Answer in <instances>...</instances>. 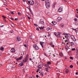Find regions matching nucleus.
<instances>
[{
	"mask_svg": "<svg viewBox=\"0 0 78 78\" xmlns=\"http://www.w3.org/2000/svg\"><path fill=\"white\" fill-rule=\"evenodd\" d=\"M63 34L64 35H66L65 37L66 38V40L65 41V42L66 43V42H69V39L68 37L70 36V34H69L63 33Z\"/></svg>",
	"mask_w": 78,
	"mask_h": 78,
	"instance_id": "nucleus-1",
	"label": "nucleus"
},
{
	"mask_svg": "<svg viewBox=\"0 0 78 78\" xmlns=\"http://www.w3.org/2000/svg\"><path fill=\"white\" fill-rule=\"evenodd\" d=\"M50 2L48 0H46L45 2V5L47 9H49L50 5Z\"/></svg>",
	"mask_w": 78,
	"mask_h": 78,
	"instance_id": "nucleus-2",
	"label": "nucleus"
},
{
	"mask_svg": "<svg viewBox=\"0 0 78 78\" xmlns=\"http://www.w3.org/2000/svg\"><path fill=\"white\" fill-rule=\"evenodd\" d=\"M28 3L30 5H33L34 3V2L33 0H27Z\"/></svg>",
	"mask_w": 78,
	"mask_h": 78,
	"instance_id": "nucleus-3",
	"label": "nucleus"
},
{
	"mask_svg": "<svg viewBox=\"0 0 78 78\" xmlns=\"http://www.w3.org/2000/svg\"><path fill=\"white\" fill-rule=\"evenodd\" d=\"M34 48L35 50H39V48L38 46L36 44H35L34 45Z\"/></svg>",
	"mask_w": 78,
	"mask_h": 78,
	"instance_id": "nucleus-4",
	"label": "nucleus"
},
{
	"mask_svg": "<svg viewBox=\"0 0 78 78\" xmlns=\"http://www.w3.org/2000/svg\"><path fill=\"white\" fill-rule=\"evenodd\" d=\"M63 11V7H60L58 10V12H62Z\"/></svg>",
	"mask_w": 78,
	"mask_h": 78,
	"instance_id": "nucleus-5",
	"label": "nucleus"
},
{
	"mask_svg": "<svg viewBox=\"0 0 78 78\" xmlns=\"http://www.w3.org/2000/svg\"><path fill=\"white\" fill-rule=\"evenodd\" d=\"M66 43L67 44V45H66L65 46V48H66V50H67V51L68 52V50L69 48V46H68V44H69V42H66Z\"/></svg>",
	"mask_w": 78,
	"mask_h": 78,
	"instance_id": "nucleus-6",
	"label": "nucleus"
},
{
	"mask_svg": "<svg viewBox=\"0 0 78 78\" xmlns=\"http://www.w3.org/2000/svg\"><path fill=\"white\" fill-rule=\"evenodd\" d=\"M22 58H23V56H21L19 58H18V57H15V58L16 59L17 61H19V60H20L21 59H22Z\"/></svg>",
	"mask_w": 78,
	"mask_h": 78,
	"instance_id": "nucleus-7",
	"label": "nucleus"
},
{
	"mask_svg": "<svg viewBox=\"0 0 78 78\" xmlns=\"http://www.w3.org/2000/svg\"><path fill=\"white\" fill-rule=\"evenodd\" d=\"M41 62H40V63H39V66H38V67H39V69H40L42 70V68L41 66Z\"/></svg>",
	"mask_w": 78,
	"mask_h": 78,
	"instance_id": "nucleus-8",
	"label": "nucleus"
},
{
	"mask_svg": "<svg viewBox=\"0 0 78 78\" xmlns=\"http://www.w3.org/2000/svg\"><path fill=\"white\" fill-rule=\"evenodd\" d=\"M39 6V3H37V2H36L35 4V8H37V7H38Z\"/></svg>",
	"mask_w": 78,
	"mask_h": 78,
	"instance_id": "nucleus-9",
	"label": "nucleus"
},
{
	"mask_svg": "<svg viewBox=\"0 0 78 78\" xmlns=\"http://www.w3.org/2000/svg\"><path fill=\"white\" fill-rule=\"evenodd\" d=\"M62 18H61V17H58V18L57 19V21L58 22H59V21H60L61 20H62Z\"/></svg>",
	"mask_w": 78,
	"mask_h": 78,
	"instance_id": "nucleus-10",
	"label": "nucleus"
},
{
	"mask_svg": "<svg viewBox=\"0 0 78 78\" xmlns=\"http://www.w3.org/2000/svg\"><path fill=\"white\" fill-rule=\"evenodd\" d=\"M11 51L12 53H14V52H15L16 51V50H15V48H13L11 49Z\"/></svg>",
	"mask_w": 78,
	"mask_h": 78,
	"instance_id": "nucleus-11",
	"label": "nucleus"
},
{
	"mask_svg": "<svg viewBox=\"0 0 78 78\" xmlns=\"http://www.w3.org/2000/svg\"><path fill=\"white\" fill-rule=\"evenodd\" d=\"M44 44V42H40V44L42 46V48H44V46L43 45Z\"/></svg>",
	"mask_w": 78,
	"mask_h": 78,
	"instance_id": "nucleus-12",
	"label": "nucleus"
},
{
	"mask_svg": "<svg viewBox=\"0 0 78 78\" xmlns=\"http://www.w3.org/2000/svg\"><path fill=\"white\" fill-rule=\"evenodd\" d=\"M16 39L18 41H20L21 39L20 37H17L16 38Z\"/></svg>",
	"mask_w": 78,
	"mask_h": 78,
	"instance_id": "nucleus-13",
	"label": "nucleus"
},
{
	"mask_svg": "<svg viewBox=\"0 0 78 78\" xmlns=\"http://www.w3.org/2000/svg\"><path fill=\"white\" fill-rule=\"evenodd\" d=\"M71 38L72 39V40H74V39H75V38L74 36V35H71Z\"/></svg>",
	"mask_w": 78,
	"mask_h": 78,
	"instance_id": "nucleus-14",
	"label": "nucleus"
},
{
	"mask_svg": "<svg viewBox=\"0 0 78 78\" xmlns=\"http://www.w3.org/2000/svg\"><path fill=\"white\" fill-rule=\"evenodd\" d=\"M72 29L75 30L76 32H78V29H74L73 28Z\"/></svg>",
	"mask_w": 78,
	"mask_h": 78,
	"instance_id": "nucleus-15",
	"label": "nucleus"
},
{
	"mask_svg": "<svg viewBox=\"0 0 78 78\" xmlns=\"http://www.w3.org/2000/svg\"><path fill=\"white\" fill-rule=\"evenodd\" d=\"M27 57H26V58H25V60H23V61L24 62H27Z\"/></svg>",
	"mask_w": 78,
	"mask_h": 78,
	"instance_id": "nucleus-16",
	"label": "nucleus"
},
{
	"mask_svg": "<svg viewBox=\"0 0 78 78\" xmlns=\"http://www.w3.org/2000/svg\"><path fill=\"white\" fill-rule=\"evenodd\" d=\"M70 44H71V45H74L75 44L74 42H70Z\"/></svg>",
	"mask_w": 78,
	"mask_h": 78,
	"instance_id": "nucleus-17",
	"label": "nucleus"
},
{
	"mask_svg": "<svg viewBox=\"0 0 78 78\" xmlns=\"http://www.w3.org/2000/svg\"><path fill=\"white\" fill-rule=\"evenodd\" d=\"M51 23H52V24H53L54 25H55V24H56V22H55V21H52Z\"/></svg>",
	"mask_w": 78,
	"mask_h": 78,
	"instance_id": "nucleus-18",
	"label": "nucleus"
},
{
	"mask_svg": "<svg viewBox=\"0 0 78 78\" xmlns=\"http://www.w3.org/2000/svg\"><path fill=\"white\" fill-rule=\"evenodd\" d=\"M59 55L61 56H63V54L61 52L60 53Z\"/></svg>",
	"mask_w": 78,
	"mask_h": 78,
	"instance_id": "nucleus-19",
	"label": "nucleus"
},
{
	"mask_svg": "<svg viewBox=\"0 0 78 78\" xmlns=\"http://www.w3.org/2000/svg\"><path fill=\"white\" fill-rule=\"evenodd\" d=\"M46 29V30H51V28H50V27H47Z\"/></svg>",
	"mask_w": 78,
	"mask_h": 78,
	"instance_id": "nucleus-20",
	"label": "nucleus"
},
{
	"mask_svg": "<svg viewBox=\"0 0 78 78\" xmlns=\"http://www.w3.org/2000/svg\"><path fill=\"white\" fill-rule=\"evenodd\" d=\"M60 26L62 27H63L64 26V24H60Z\"/></svg>",
	"mask_w": 78,
	"mask_h": 78,
	"instance_id": "nucleus-21",
	"label": "nucleus"
},
{
	"mask_svg": "<svg viewBox=\"0 0 78 78\" xmlns=\"http://www.w3.org/2000/svg\"><path fill=\"white\" fill-rule=\"evenodd\" d=\"M58 35L60 36L61 35V32H57Z\"/></svg>",
	"mask_w": 78,
	"mask_h": 78,
	"instance_id": "nucleus-22",
	"label": "nucleus"
},
{
	"mask_svg": "<svg viewBox=\"0 0 78 78\" xmlns=\"http://www.w3.org/2000/svg\"><path fill=\"white\" fill-rule=\"evenodd\" d=\"M0 50H1L3 51V50H4L3 47H1Z\"/></svg>",
	"mask_w": 78,
	"mask_h": 78,
	"instance_id": "nucleus-23",
	"label": "nucleus"
},
{
	"mask_svg": "<svg viewBox=\"0 0 78 78\" xmlns=\"http://www.w3.org/2000/svg\"><path fill=\"white\" fill-rule=\"evenodd\" d=\"M48 64H46V67H48L49 68H50V67L49 66V65H48Z\"/></svg>",
	"mask_w": 78,
	"mask_h": 78,
	"instance_id": "nucleus-24",
	"label": "nucleus"
},
{
	"mask_svg": "<svg viewBox=\"0 0 78 78\" xmlns=\"http://www.w3.org/2000/svg\"><path fill=\"white\" fill-rule=\"evenodd\" d=\"M23 62H21V63H20V66H23Z\"/></svg>",
	"mask_w": 78,
	"mask_h": 78,
	"instance_id": "nucleus-25",
	"label": "nucleus"
},
{
	"mask_svg": "<svg viewBox=\"0 0 78 78\" xmlns=\"http://www.w3.org/2000/svg\"><path fill=\"white\" fill-rule=\"evenodd\" d=\"M39 28L41 30H43V29L44 28V27H39Z\"/></svg>",
	"mask_w": 78,
	"mask_h": 78,
	"instance_id": "nucleus-26",
	"label": "nucleus"
},
{
	"mask_svg": "<svg viewBox=\"0 0 78 78\" xmlns=\"http://www.w3.org/2000/svg\"><path fill=\"white\" fill-rule=\"evenodd\" d=\"M69 69H67L66 71V73H69Z\"/></svg>",
	"mask_w": 78,
	"mask_h": 78,
	"instance_id": "nucleus-27",
	"label": "nucleus"
},
{
	"mask_svg": "<svg viewBox=\"0 0 78 78\" xmlns=\"http://www.w3.org/2000/svg\"><path fill=\"white\" fill-rule=\"evenodd\" d=\"M47 64H51V62H50V61H48V62H47Z\"/></svg>",
	"mask_w": 78,
	"mask_h": 78,
	"instance_id": "nucleus-28",
	"label": "nucleus"
},
{
	"mask_svg": "<svg viewBox=\"0 0 78 78\" xmlns=\"http://www.w3.org/2000/svg\"><path fill=\"white\" fill-rule=\"evenodd\" d=\"M55 3H53V5H52L53 7H55Z\"/></svg>",
	"mask_w": 78,
	"mask_h": 78,
	"instance_id": "nucleus-29",
	"label": "nucleus"
},
{
	"mask_svg": "<svg viewBox=\"0 0 78 78\" xmlns=\"http://www.w3.org/2000/svg\"><path fill=\"white\" fill-rule=\"evenodd\" d=\"M18 15H20L21 16V13H20V12H18Z\"/></svg>",
	"mask_w": 78,
	"mask_h": 78,
	"instance_id": "nucleus-30",
	"label": "nucleus"
},
{
	"mask_svg": "<svg viewBox=\"0 0 78 78\" xmlns=\"http://www.w3.org/2000/svg\"><path fill=\"white\" fill-rule=\"evenodd\" d=\"M41 23L42 24H44V21H41Z\"/></svg>",
	"mask_w": 78,
	"mask_h": 78,
	"instance_id": "nucleus-31",
	"label": "nucleus"
},
{
	"mask_svg": "<svg viewBox=\"0 0 78 78\" xmlns=\"http://www.w3.org/2000/svg\"><path fill=\"white\" fill-rule=\"evenodd\" d=\"M45 70H46V71H48V68H45Z\"/></svg>",
	"mask_w": 78,
	"mask_h": 78,
	"instance_id": "nucleus-32",
	"label": "nucleus"
},
{
	"mask_svg": "<svg viewBox=\"0 0 78 78\" xmlns=\"http://www.w3.org/2000/svg\"><path fill=\"white\" fill-rule=\"evenodd\" d=\"M11 24L13 27H14V26H15V24H14L13 23H11Z\"/></svg>",
	"mask_w": 78,
	"mask_h": 78,
	"instance_id": "nucleus-33",
	"label": "nucleus"
},
{
	"mask_svg": "<svg viewBox=\"0 0 78 78\" xmlns=\"http://www.w3.org/2000/svg\"><path fill=\"white\" fill-rule=\"evenodd\" d=\"M54 34H55V35H56V36H58V34H57V33H56V32H55Z\"/></svg>",
	"mask_w": 78,
	"mask_h": 78,
	"instance_id": "nucleus-34",
	"label": "nucleus"
},
{
	"mask_svg": "<svg viewBox=\"0 0 78 78\" xmlns=\"http://www.w3.org/2000/svg\"><path fill=\"white\" fill-rule=\"evenodd\" d=\"M75 50H76L75 48H73V49H72L71 50L72 51H75Z\"/></svg>",
	"mask_w": 78,
	"mask_h": 78,
	"instance_id": "nucleus-35",
	"label": "nucleus"
},
{
	"mask_svg": "<svg viewBox=\"0 0 78 78\" xmlns=\"http://www.w3.org/2000/svg\"><path fill=\"white\" fill-rule=\"evenodd\" d=\"M43 65L44 66H45L46 67V64H45V63H43Z\"/></svg>",
	"mask_w": 78,
	"mask_h": 78,
	"instance_id": "nucleus-36",
	"label": "nucleus"
},
{
	"mask_svg": "<svg viewBox=\"0 0 78 78\" xmlns=\"http://www.w3.org/2000/svg\"><path fill=\"white\" fill-rule=\"evenodd\" d=\"M41 75L42 76H44V74H43V73H41Z\"/></svg>",
	"mask_w": 78,
	"mask_h": 78,
	"instance_id": "nucleus-37",
	"label": "nucleus"
},
{
	"mask_svg": "<svg viewBox=\"0 0 78 78\" xmlns=\"http://www.w3.org/2000/svg\"><path fill=\"white\" fill-rule=\"evenodd\" d=\"M73 67V65H70V67H71V68H72Z\"/></svg>",
	"mask_w": 78,
	"mask_h": 78,
	"instance_id": "nucleus-38",
	"label": "nucleus"
},
{
	"mask_svg": "<svg viewBox=\"0 0 78 78\" xmlns=\"http://www.w3.org/2000/svg\"><path fill=\"white\" fill-rule=\"evenodd\" d=\"M70 58L71 59H73V58L72 56H70Z\"/></svg>",
	"mask_w": 78,
	"mask_h": 78,
	"instance_id": "nucleus-39",
	"label": "nucleus"
},
{
	"mask_svg": "<svg viewBox=\"0 0 78 78\" xmlns=\"http://www.w3.org/2000/svg\"><path fill=\"white\" fill-rule=\"evenodd\" d=\"M34 25L35 26H36L37 27V26H38V25L37 24H34Z\"/></svg>",
	"mask_w": 78,
	"mask_h": 78,
	"instance_id": "nucleus-40",
	"label": "nucleus"
},
{
	"mask_svg": "<svg viewBox=\"0 0 78 78\" xmlns=\"http://www.w3.org/2000/svg\"><path fill=\"white\" fill-rule=\"evenodd\" d=\"M2 1L4 3H6V1L5 0H2Z\"/></svg>",
	"mask_w": 78,
	"mask_h": 78,
	"instance_id": "nucleus-41",
	"label": "nucleus"
},
{
	"mask_svg": "<svg viewBox=\"0 0 78 78\" xmlns=\"http://www.w3.org/2000/svg\"><path fill=\"white\" fill-rule=\"evenodd\" d=\"M78 20L77 19V18H75L74 19V21H77Z\"/></svg>",
	"mask_w": 78,
	"mask_h": 78,
	"instance_id": "nucleus-42",
	"label": "nucleus"
},
{
	"mask_svg": "<svg viewBox=\"0 0 78 78\" xmlns=\"http://www.w3.org/2000/svg\"><path fill=\"white\" fill-rule=\"evenodd\" d=\"M39 70H40L39 69H38L37 70V73H38V72L39 71Z\"/></svg>",
	"mask_w": 78,
	"mask_h": 78,
	"instance_id": "nucleus-43",
	"label": "nucleus"
},
{
	"mask_svg": "<svg viewBox=\"0 0 78 78\" xmlns=\"http://www.w3.org/2000/svg\"><path fill=\"white\" fill-rule=\"evenodd\" d=\"M48 37H50V34H49V32H48Z\"/></svg>",
	"mask_w": 78,
	"mask_h": 78,
	"instance_id": "nucleus-44",
	"label": "nucleus"
},
{
	"mask_svg": "<svg viewBox=\"0 0 78 78\" xmlns=\"http://www.w3.org/2000/svg\"><path fill=\"white\" fill-rule=\"evenodd\" d=\"M24 47H25L26 48H27V45H26V44H24Z\"/></svg>",
	"mask_w": 78,
	"mask_h": 78,
	"instance_id": "nucleus-45",
	"label": "nucleus"
},
{
	"mask_svg": "<svg viewBox=\"0 0 78 78\" xmlns=\"http://www.w3.org/2000/svg\"><path fill=\"white\" fill-rule=\"evenodd\" d=\"M28 55H27L26 56V58H27V59H28Z\"/></svg>",
	"mask_w": 78,
	"mask_h": 78,
	"instance_id": "nucleus-46",
	"label": "nucleus"
},
{
	"mask_svg": "<svg viewBox=\"0 0 78 78\" xmlns=\"http://www.w3.org/2000/svg\"><path fill=\"white\" fill-rule=\"evenodd\" d=\"M36 76L37 77V78H38L39 76H38V75H36Z\"/></svg>",
	"mask_w": 78,
	"mask_h": 78,
	"instance_id": "nucleus-47",
	"label": "nucleus"
},
{
	"mask_svg": "<svg viewBox=\"0 0 78 78\" xmlns=\"http://www.w3.org/2000/svg\"><path fill=\"white\" fill-rule=\"evenodd\" d=\"M2 17H3L4 18H5V19L6 18V17L5 16H2Z\"/></svg>",
	"mask_w": 78,
	"mask_h": 78,
	"instance_id": "nucleus-48",
	"label": "nucleus"
},
{
	"mask_svg": "<svg viewBox=\"0 0 78 78\" xmlns=\"http://www.w3.org/2000/svg\"><path fill=\"white\" fill-rule=\"evenodd\" d=\"M18 19L17 18H15V20L16 21L17 20H18Z\"/></svg>",
	"mask_w": 78,
	"mask_h": 78,
	"instance_id": "nucleus-49",
	"label": "nucleus"
},
{
	"mask_svg": "<svg viewBox=\"0 0 78 78\" xmlns=\"http://www.w3.org/2000/svg\"><path fill=\"white\" fill-rule=\"evenodd\" d=\"M29 10L30 11V12H31V9H30H30Z\"/></svg>",
	"mask_w": 78,
	"mask_h": 78,
	"instance_id": "nucleus-50",
	"label": "nucleus"
},
{
	"mask_svg": "<svg viewBox=\"0 0 78 78\" xmlns=\"http://www.w3.org/2000/svg\"><path fill=\"white\" fill-rule=\"evenodd\" d=\"M76 17H77V18H78V15L77 14L76 15Z\"/></svg>",
	"mask_w": 78,
	"mask_h": 78,
	"instance_id": "nucleus-51",
	"label": "nucleus"
},
{
	"mask_svg": "<svg viewBox=\"0 0 78 78\" xmlns=\"http://www.w3.org/2000/svg\"><path fill=\"white\" fill-rule=\"evenodd\" d=\"M36 29L37 30H39V28H37Z\"/></svg>",
	"mask_w": 78,
	"mask_h": 78,
	"instance_id": "nucleus-52",
	"label": "nucleus"
},
{
	"mask_svg": "<svg viewBox=\"0 0 78 78\" xmlns=\"http://www.w3.org/2000/svg\"><path fill=\"white\" fill-rule=\"evenodd\" d=\"M31 78H35V77H34V76H32Z\"/></svg>",
	"mask_w": 78,
	"mask_h": 78,
	"instance_id": "nucleus-53",
	"label": "nucleus"
},
{
	"mask_svg": "<svg viewBox=\"0 0 78 78\" xmlns=\"http://www.w3.org/2000/svg\"><path fill=\"white\" fill-rule=\"evenodd\" d=\"M64 58H65V59H67V58L66 56H65Z\"/></svg>",
	"mask_w": 78,
	"mask_h": 78,
	"instance_id": "nucleus-54",
	"label": "nucleus"
},
{
	"mask_svg": "<svg viewBox=\"0 0 78 78\" xmlns=\"http://www.w3.org/2000/svg\"><path fill=\"white\" fill-rule=\"evenodd\" d=\"M11 19L12 20H14V18H11Z\"/></svg>",
	"mask_w": 78,
	"mask_h": 78,
	"instance_id": "nucleus-55",
	"label": "nucleus"
},
{
	"mask_svg": "<svg viewBox=\"0 0 78 78\" xmlns=\"http://www.w3.org/2000/svg\"><path fill=\"white\" fill-rule=\"evenodd\" d=\"M4 25H2L1 26V27H3V26H4Z\"/></svg>",
	"mask_w": 78,
	"mask_h": 78,
	"instance_id": "nucleus-56",
	"label": "nucleus"
},
{
	"mask_svg": "<svg viewBox=\"0 0 78 78\" xmlns=\"http://www.w3.org/2000/svg\"><path fill=\"white\" fill-rule=\"evenodd\" d=\"M28 18L29 19V20H30V17H29V16H28Z\"/></svg>",
	"mask_w": 78,
	"mask_h": 78,
	"instance_id": "nucleus-57",
	"label": "nucleus"
},
{
	"mask_svg": "<svg viewBox=\"0 0 78 78\" xmlns=\"http://www.w3.org/2000/svg\"><path fill=\"white\" fill-rule=\"evenodd\" d=\"M44 55H45V56H46V55H47L46 54V53H44Z\"/></svg>",
	"mask_w": 78,
	"mask_h": 78,
	"instance_id": "nucleus-58",
	"label": "nucleus"
},
{
	"mask_svg": "<svg viewBox=\"0 0 78 78\" xmlns=\"http://www.w3.org/2000/svg\"><path fill=\"white\" fill-rule=\"evenodd\" d=\"M12 14V15H14V13H13V12H11Z\"/></svg>",
	"mask_w": 78,
	"mask_h": 78,
	"instance_id": "nucleus-59",
	"label": "nucleus"
},
{
	"mask_svg": "<svg viewBox=\"0 0 78 78\" xmlns=\"http://www.w3.org/2000/svg\"><path fill=\"white\" fill-rule=\"evenodd\" d=\"M76 52H77V53H78V49H77L76 50Z\"/></svg>",
	"mask_w": 78,
	"mask_h": 78,
	"instance_id": "nucleus-60",
	"label": "nucleus"
},
{
	"mask_svg": "<svg viewBox=\"0 0 78 78\" xmlns=\"http://www.w3.org/2000/svg\"><path fill=\"white\" fill-rule=\"evenodd\" d=\"M29 59L30 61H31V60H32V58H30Z\"/></svg>",
	"mask_w": 78,
	"mask_h": 78,
	"instance_id": "nucleus-61",
	"label": "nucleus"
},
{
	"mask_svg": "<svg viewBox=\"0 0 78 78\" xmlns=\"http://www.w3.org/2000/svg\"><path fill=\"white\" fill-rule=\"evenodd\" d=\"M76 75H78V73H76Z\"/></svg>",
	"mask_w": 78,
	"mask_h": 78,
	"instance_id": "nucleus-62",
	"label": "nucleus"
},
{
	"mask_svg": "<svg viewBox=\"0 0 78 78\" xmlns=\"http://www.w3.org/2000/svg\"><path fill=\"white\" fill-rule=\"evenodd\" d=\"M13 30H11V32L12 33H13Z\"/></svg>",
	"mask_w": 78,
	"mask_h": 78,
	"instance_id": "nucleus-63",
	"label": "nucleus"
},
{
	"mask_svg": "<svg viewBox=\"0 0 78 78\" xmlns=\"http://www.w3.org/2000/svg\"><path fill=\"white\" fill-rule=\"evenodd\" d=\"M28 9L29 10H30V7H28Z\"/></svg>",
	"mask_w": 78,
	"mask_h": 78,
	"instance_id": "nucleus-64",
	"label": "nucleus"
}]
</instances>
